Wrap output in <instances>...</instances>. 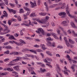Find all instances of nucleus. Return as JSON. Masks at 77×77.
<instances>
[{"label": "nucleus", "instance_id": "1", "mask_svg": "<svg viewBox=\"0 0 77 77\" xmlns=\"http://www.w3.org/2000/svg\"><path fill=\"white\" fill-rule=\"evenodd\" d=\"M66 12L67 13V14L68 15L69 17H70L71 18H74L75 22L76 23H77V17L76 16H72L71 14H70V13H69V11H68L66 10Z\"/></svg>", "mask_w": 77, "mask_h": 77}, {"label": "nucleus", "instance_id": "2", "mask_svg": "<svg viewBox=\"0 0 77 77\" xmlns=\"http://www.w3.org/2000/svg\"><path fill=\"white\" fill-rule=\"evenodd\" d=\"M40 32L41 33L42 35H45V32H44V31L43 30L42 28H38V31H36V32L40 34Z\"/></svg>", "mask_w": 77, "mask_h": 77}, {"label": "nucleus", "instance_id": "3", "mask_svg": "<svg viewBox=\"0 0 77 77\" xmlns=\"http://www.w3.org/2000/svg\"><path fill=\"white\" fill-rule=\"evenodd\" d=\"M23 8L25 11H27V13L26 14V16H27V15H29V14H30V10L29 9V8H27V7H24Z\"/></svg>", "mask_w": 77, "mask_h": 77}, {"label": "nucleus", "instance_id": "4", "mask_svg": "<svg viewBox=\"0 0 77 77\" xmlns=\"http://www.w3.org/2000/svg\"><path fill=\"white\" fill-rule=\"evenodd\" d=\"M66 14V12H62L59 13L58 14V15H59V16H62V15H63L61 17V18H63L65 17Z\"/></svg>", "mask_w": 77, "mask_h": 77}, {"label": "nucleus", "instance_id": "5", "mask_svg": "<svg viewBox=\"0 0 77 77\" xmlns=\"http://www.w3.org/2000/svg\"><path fill=\"white\" fill-rule=\"evenodd\" d=\"M30 4L32 5L31 6V7L32 8H35V6H36V2L35 1L33 3L32 2H30Z\"/></svg>", "mask_w": 77, "mask_h": 77}, {"label": "nucleus", "instance_id": "6", "mask_svg": "<svg viewBox=\"0 0 77 77\" xmlns=\"http://www.w3.org/2000/svg\"><path fill=\"white\" fill-rule=\"evenodd\" d=\"M64 39L65 40V42L66 45H67V47H69V42H68V41L66 40V37H64Z\"/></svg>", "mask_w": 77, "mask_h": 77}, {"label": "nucleus", "instance_id": "7", "mask_svg": "<svg viewBox=\"0 0 77 77\" xmlns=\"http://www.w3.org/2000/svg\"><path fill=\"white\" fill-rule=\"evenodd\" d=\"M1 24L2 26H4L5 28V29H4L3 32H6V31H7H7H8V30H9V29H8V26H7L6 25L3 23H2Z\"/></svg>", "mask_w": 77, "mask_h": 77}, {"label": "nucleus", "instance_id": "8", "mask_svg": "<svg viewBox=\"0 0 77 77\" xmlns=\"http://www.w3.org/2000/svg\"><path fill=\"white\" fill-rule=\"evenodd\" d=\"M19 41H20V42H21V43H19V45H20V46H23V44H26V42L21 39H20L19 40Z\"/></svg>", "mask_w": 77, "mask_h": 77}, {"label": "nucleus", "instance_id": "9", "mask_svg": "<svg viewBox=\"0 0 77 77\" xmlns=\"http://www.w3.org/2000/svg\"><path fill=\"white\" fill-rule=\"evenodd\" d=\"M7 9L10 12H12L13 14H15L16 13V11L12 9H9L8 8H7Z\"/></svg>", "mask_w": 77, "mask_h": 77}, {"label": "nucleus", "instance_id": "10", "mask_svg": "<svg viewBox=\"0 0 77 77\" xmlns=\"http://www.w3.org/2000/svg\"><path fill=\"white\" fill-rule=\"evenodd\" d=\"M61 24H62L63 26H68V23L66 21H63L61 23Z\"/></svg>", "mask_w": 77, "mask_h": 77}, {"label": "nucleus", "instance_id": "11", "mask_svg": "<svg viewBox=\"0 0 77 77\" xmlns=\"http://www.w3.org/2000/svg\"><path fill=\"white\" fill-rule=\"evenodd\" d=\"M50 40H51V38L50 37L47 38L46 39L47 43H48V44H51V42L49 41H50Z\"/></svg>", "mask_w": 77, "mask_h": 77}, {"label": "nucleus", "instance_id": "12", "mask_svg": "<svg viewBox=\"0 0 77 77\" xmlns=\"http://www.w3.org/2000/svg\"><path fill=\"white\" fill-rule=\"evenodd\" d=\"M14 69L17 71H19L20 69H19V66H16L14 67Z\"/></svg>", "mask_w": 77, "mask_h": 77}, {"label": "nucleus", "instance_id": "13", "mask_svg": "<svg viewBox=\"0 0 77 77\" xmlns=\"http://www.w3.org/2000/svg\"><path fill=\"white\" fill-rule=\"evenodd\" d=\"M10 32V30H8V31H7V32H1L0 33V35H5V34H7V33H8L9 32Z\"/></svg>", "mask_w": 77, "mask_h": 77}, {"label": "nucleus", "instance_id": "14", "mask_svg": "<svg viewBox=\"0 0 77 77\" xmlns=\"http://www.w3.org/2000/svg\"><path fill=\"white\" fill-rule=\"evenodd\" d=\"M51 35L52 36H53L54 38H55V39H58V38L56 36V34L55 33H52L51 34Z\"/></svg>", "mask_w": 77, "mask_h": 77}, {"label": "nucleus", "instance_id": "15", "mask_svg": "<svg viewBox=\"0 0 77 77\" xmlns=\"http://www.w3.org/2000/svg\"><path fill=\"white\" fill-rule=\"evenodd\" d=\"M71 26L73 28H77V26H75V24L73 22H71Z\"/></svg>", "mask_w": 77, "mask_h": 77}, {"label": "nucleus", "instance_id": "16", "mask_svg": "<svg viewBox=\"0 0 77 77\" xmlns=\"http://www.w3.org/2000/svg\"><path fill=\"white\" fill-rule=\"evenodd\" d=\"M66 6V5H65V3H63L62 5V7L60 8L61 9H64Z\"/></svg>", "mask_w": 77, "mask_h": 77}, {"label": "nucleus", "instance_id": "17", "mask_svg": "<svg viewBox=\"0 0 77 77\" xmlns=\"http://www.w3.org/2000/svg\"><path fill=\"white\" fill-rule=\"evenodd\" d=\"M8 15V14H6L3 15L2 16H1V18L3 19L4 17H7Z\"/></svg>", "mask_w": 77, "mask_h": 77}, {"label": "nucleus", "instance_id": "18", "mask_svg": "<svg viewBox=\"0 0 77 77\" xmlns=\"http://www.w3.org/2000/svg\"><path fill=\"white\" fill-rule=\"evenodd\" d=\"M7 70L8 71H13L14 69L12 68H8L7 69Z\"/></svg>", "mask_w": 77, "mask_h": 77}, {"label": "nucleus", "instance_id": "19", "mask_svg": "<svg viewBox=\"0 0 77 77\" xmlns=\"http://www.w3.org/2000/svg\"><path fill=\"white\" fill-rule=\"evenodd\" d=\"M10 39H11V38L12 39H14V40H16V39L12 35H11L10 36L9 38Z\"/></svg>", "mask_w": 77, "mask_h": 77}, {"label": "nucleus", "instance_id": "20", "mask_svg": "<svg viewBox=\"0 0 77 77\" xmlns=\"http://www.w3.org/2000/svg\"><path fill=\"white\" fill-rule=\"evenodd\" d=\"M49 45L50 46H51V47H55V44H54V42H53L52 43H51V44H49Z\"/></svg>", "mask_w": 77, "mask_h": 77}, {"label": "nucleus", "instance_id": "21", "mask_svg": "<svg viewBox=\"0 0 77 77\" xmlns=\"http://www.w3.org/2000/svg\"><path fill=\"white\" fill-rule=\"evenodd\" d=\"M47 13H39V15H42V16H45L46 15Z\"/></svg>", "mask_w": 77, "mask_h": 77}, {"label": "nucleus", "instance_id": "22", "mask_svg": "<svg viewBox=\"0 0 77 77\" xmlns=\"http://www.w3.org/2000/svg\"><path fill=\"white\" fill-rule=\"evenodd\" d=\"M60 28L62 31H63L64 34L65 35H67V34H66V32L65 31H63V29L62 28V27H60Z\"/></svg>", "mask_w": 77, "mask_h": 77}, {"label": "nucleus", "instance_id": "23", "mask_svg": "<svg viewBox=\"0 0 77 77\" xmlns=\"http://www.w3.org/2000/svg\"><path fill=\"white\" fill-rule=\"evenodd\" d=\"M20 60V58L19 57H17L16 59L13 60L12 61H11V62H14V61L15 62H17V61H18V60Z\"/></svg>", "mask_w": 77, "mask_h": 77}, {"label": "nucleus", "instance_id": "24", "mask_svg": "<svg viewBox=\"0 0 77 77\" xmlns=\"http://www.w3.org/2000/svg\"><path fill=\"white\" fill-rule=\"evenodd\" d=\"M36 21H37V22H39V23H41V24H45V22H44V21L42 22L40 21V20H36Z\"/></svg>", "mask_w": 77, "mask_h": 77}, {"label": "nucleus", "instance_id": "25", "mask_svg": "<svg viewBox=\"0 0 77 77\" xmlns=\"http://www.w3.org/2000/svg\"><path fill=\"white\" fill-rule=\"evenodd\" d=\"M69 42H70L71 44H74V41H73L72 40H71L70 39H69Z\"/></svg>", "mask_w": 77, "mask_h": 77}, {"label": "nucleus", "instance_id": "26", "mask_svg": "<svg viewBox=\"0 0 77 77\" xmlns=\"http://www.w3.org/2000/svg\"><path fill=\"white\" fill-rule=\"evenodd\" d=\"M21 26H27V27H29V24H25L24 23H22L21 24Z\"/></svg>", "mask_w": 77, "mask_h": 77}, {"label": "nucleus", "instance_id": "27", "mask_svg": "<svg viewBox=\"0 0 77 77\" xmlns=\"http://www.w3.org/2000/svg\"><path fill=\"white\" fill-rule=\"evenodd\" d=\"M49 64H46V65L48 66H49L50 68H52V66L50 65V63H51V62L48 63Z\"/></svg>", "mask_w": 77, "mask_h": 77}, {"label": "nucleus", "instance_id": "28", "mask_svg": "<svg viewBox=\"0 0 77 77\" xmlns=\"http://www.w3.org/2000/svg\"><path fill=\"white\" fill-rule=\"evenodd\" d=\"M49 59L48 58H47L45 59V60H44V62H46V63H48V60H49Z\"/></svg>", "mask_w": 77, "mask_h": 77}, {"label": "nucleus", "instance_id": "29", "mask_svg": "<svg viewBox=\"0 0 77 77\" xmlns=\"http://www.w3.org/2000/svg\"><path fill=\"white\" fill-rule=\"evenodd\" d=\"M56 65L57 68H58L59 71H61V69H60V67H59V65H58V64H56Z\"/></svg>", "mask_w": 77, "mask_h": 77}, {"label": "nucleus", "instance_id": "30", "mask_svg": "<svg viewBox=\"0 0 77 77\" xmlns=\"http://www.w3.org/2000/svg\"><path fill=\"white\" fill-rule=\"evenodd\" d=\"M76 66V65L75 64H73L72 66H71V68L72 69H74V67Z\"/></svg>", "mask_w": 77, "mask_h": 77}, {"label": "nucleus", "instance_id": "31", "mask_svg": "<svg viewBox=\"0 0 77 77\" xmlns=\"http://www.w3.org/2000/svg\"><path fill=\"white\" fill-rule=\"evenodd\" d=\"M40 71L41 72H45V69H42V68H40Z\"/></svg>", "mask_w": 77, "mask_h": 77}, {"label": "nucleus", "instance_id": "32", "mask_svg": "<svg viewBox=\"0 0 77 77\" xmlns=\"http://www.w3.org/2000/svg\"><path fill=\"white\" fill-rule=\"evenodd\" d=\"M46 53H47V54H48V55H49V56H52V55L51 54V53H50V52L49 51H47Z\"/></svg>", "mask_w": 77, "mask_h": 77}, {"label": "nucleus", "instance_id": "33", "mask_svg": "<svg viewBox=\"0 0 77 77\" xmlns=\"http://www.w3.org/2000/svg\"><path fill=\"white\" fill-rule=\"evenodd\" d=\"M23 9H21L20 10V11L19 12V13H24V11L23 10Z\"/></svg>", "mask_w": 77, "mask_h": 77}, {"label": "nucleus", "instance_id": "34", "mask_svg": "<svg viewBox=\"0 0 77 77\" xmlns=\"http://www.w3.org/2000/svg\"><path fill=\"white\" fill-rule=\"evenodd\" d=\"M17 20H18L19 21H21V19L20 17L19 16L17 17Z\"/></svg>", "mask_w": 77, "mask_h": 77}, {"label": "nucleus", "instance_id": "35", "mask_svg": "<svg viewBox=\"0 0 77 77\" xmlns=\"http://www.w3.org/2000/svg\"><path fill=\"white\" fill-rule=\"evenodd\" d=\"M11 23H12L11 20H8V24L9 26H11Z\"/></svg>", "mask_w": 77, "mask_h": 77}, {"label": "nucleus", "instance_id": "36", "mask_svg": "<svg viewBox=\"0 0 77 77\" xmlns=\"http://www.w3.org/2000/svg\"><path fill=\"white\" fill-rule=\"evenodd\" d=\"M13 43H14V44H16V45H19V43H17V42L14 41H13Z\"/></svg>", "mask_w": 77, "mask_h": 77}, {"label": "nucleus", "instance_id": "37", "mask_svg": "<svg viewBox=\"0 0 77 77\" xmlns=\"http://www.w3.org/2000/svg\"><path fill=\"white\" fill-rule=\"evenodd\" d=\"M5 48H7V49H10L11 48V46H6L5 47Z\"/></svg>", "mask_w": 77, "mask_h": 77}, {"label": "nucleus", "instance_id": "38", "mask_svg": "<svg viewBox=\"0 0 77 77\" xmlns=\"http://www.w3.org/2000/svg\"><path fill=\"white\" fill-rule=\"evenodd\" d=\"M7 74V73L5 72V73H2L1 74V75H6Z\"/></svg>", "mask_w": 77, "mask_h": 77}, {"label": "nucleus", "instance_id": "39", "mask_svg": "<svg viewBox=\"0 0 77 77\" xmlns=\"http://www.w3.org/2000/svg\"><path fill=\"white\" fill-rule=\"evenodd\" d=\"M45 45H41V47H42V48H45Z\"/></svg>", "mask_w": 77, "mask_h": 77}, {"label": "nucleus", "instance_id": "40", "mask_svg": "<svg viewBox=\"0 0 77 77\" xmlns=\"http://www.w3.org/2000/svg\"><path fill=\"white\" fill-rule=\"evenodd\" d=\"M33 47H36V48H38V47H39V46L38 45H34Z\"/></svg>", "mask_w": 77, "mask_h": 77}, {"label": "nucleus", "instance_id": "41", "mask_svg": "<svg viewBox=\"0 0 77 77\" xmlns=\"http://www.w3.org/2000/svg\"><path fill=\"white\" fill-rule=\"evenodd\" d=\"M23 17H24V20H26V19H27V15H25L24 14Z\"/></svg>", "mask_w": 77, "mask_h": 77}, {"label": "nucleus", "instance_id": "42", "mask_svg": "<svg viewBox=\"0 0 77 77\" xmlns=\"http://www.w3.org/2000/svg\"><path fill=\"white\" fill-rule=\"evenodd\" d=\"M9 5L10 6H11V7H14V6H15V5L13 4H12L11 3H10Z\"/></svg>", "mask_w": 77, "mask_h": 77}, {"label": "nucleus", "instance_id": "43", "mask_svg": "<svg viewBox=\"0 0 77 77\" xmlns=\"http://www.w3.org/2000/svg\"><path fill=\"white\" fill-rule=\"evenodd\" d=\"M36 51L37 52H41L42 51V50L39 49H37Z\"/></svg>", "mask_w": 77, "mask_h": 77}, {"label": "nucleus", "instance_id": "44", "mask_svg": "<svg viewBox=\"0 0 77 77\" xmlns=\"http://www.w3.org/2000/svg\"><path fill=\"white\" fill-rule=\"evenodd\" d=\"M72 32L74 35V36H77V34L75 33V32H74V31H72Z\"/></svg>", "mask_w": 77, "mask_h": 77}, {"label": "nucleus", "instance_id": "45", "mask_svg": "<svg viewBox=\"0 0 77 77\" xmlns=\"http://www.w3.org/2000/svg\"><path fill=\"white\" fill-rule=\"evenodd\" d=\"M1 39V41H2V42H4L5 41V38H4L2 37Z\"/></svg>", "mask_w": 77, "mask_h": 77}, {"label": "nucleus", "instance_id": "46", "mask_svg": "<svg viewBox=\"0 0 77 77\" xmlns=\"http://www.w3.org/2000/svg\"><path fill=\"white\" fill-rule=\"evenodd\" d=\"M57 48H63V47L61 46H59L57 47Z\"/></svg>", "mask_w": 77, "mask_h": 77}, {"label": "nucleus", "instance_id": "47", "mask_svg": "<svg viewBox=\"0 0 77 77\" xmlns=\"http://www.w3.org/2000/svg\"><path fill=\"white\" fill-rule=\"evenodd\" d=\"M50 75V73H46V76L49 77Z\"/></svg>", "mask_w": 77, "mask_h": 77}, {"label": "nucleus", "instance_id": "48", "mask_svg": "<svg viewBox=\"0 0 77 77\" xmlns=\"http://www.w3.org/2000/svg\"><path fill=\"white\" fill-rule=\"evenodd\" d=\"M64 72L65 74H67V75H68L69 74L67 72H66L65 70L64 71Z\"/></svg>", "mask_w": 77, "mask_h": 77}, {"label": "nucleus", "instance_id": "49", "mask_svg": "<svg viewBox=\"0 0 77 77\" xmlns=\"http://www.w3.org/2000/svg\"><path fill=\"white\" fill-rule=\"evenodd\" d=\"M32 71H33V72H31V74H35V75L36 74V73L33 70H32Z\"/></svg>", "mask_w": 77, "mask_h": 77}, {"label": "nucleus", "instance_id": "50", "mask_svg": "<svg viewBox=\"0 0 77 77\" xmlns=\"http://www.w3.org/2000/svg\"><path fill=\"white\" fill-rule=\"evenodd\" d=\"M16 54L18 55V52H14V55H16Z\"/></svg>", "mask_w": 77, "mask_h": 77}, {"label": "nucleus", "instance_id": "51", "mask_svg": "<svg viewBox=\"0 0 77 77\" xmlns=\"http://www.w3.org/2000/svg\"><path fill=\"white\" fill-rule=\"evenodd\" d=\"M11 20L12 21H15V22H16V21H17V20L14 19H12Z\"/></svg>", "mask_w": 77, "mask_h": 77}, {"label": "nucleus", "instance_id": "52", "mask_svg": "<svg viewBox=\"0 0 77 77\" xmlns=\"http://www.w3.org/2000/svg\"><path fill=\"white\" fill-rule=\"evenodd\" d=\"M30 55H28L27 54H25V57H30Z\"/></svg>", "mask_w": 77, "mask_h": 77}, {"label": "nucleus", "instance_id": "53", "mask_svg": "<svg viewBox=\"0 0 77 77\" xmlns=\"http://www.w3.org/2000/svg\"><path fill=\"white\" fill-rule=\"evenodd\" d=\"M72 61L73 63H77V62L74 60H72Z\"/></svg>", "mask_w": 77, "mask_h": 77}, {"label": "nucleus", "instance_id": "54", "mask_svg": "<svg viewBox=\"0 0 77 77\" xmlns=\"http://www.w3.org/2000/svg\"><path fill=\"white\" fill-rule=\"evenodd\" d=\"M38 5H40V0H38Z\"/></svg>", "mask_w": 77, "mask_h": 77}, {"label": "nucleus", "instance_id": "55", "mask_svg": "<svg viewBox=\"0 0 77 77\" xmlns=\"http://www.w3.org/2000/svg\"><path fill=\"white\" fill-rule=\"evenodd\" d=\"M21 5H17V8H20V7H21Z\"/></svg>", "mask_w": 77, "mask_h": 77}, {"label": "nucleus", "instance_id": "56", "mask_svg": "<svg viewBox=\"0 0 77 77\" xmlns=\"http://www.w3.org/2000/svg\"><path fill=\"white\" fill-rule=\"evenodd\" d=\"M9 59H5L4 60V62H7V61H8L9 60Z\"/></svg>", "mask_w": 77, "mask_h": 77}, {"label": "nucleus", "instance_id": "57", "mask_svg": "<svg viewBox=\"0 0 77 77\" xmlns=\"http://www.w3.org/2000/svg\"><path fill=\"white\" fill-rule=\"evenodd\" d=\"M5 53L6 54H9V51H7L5 52Z\"/></svg>", "mask_w": 77, "mask_h": 77}, {"label": "nucleus", "instance_id": "58", "mask_svg": "<svg viewBox=\"0 0 77 77\" xmlns=\"http://www.w3.org/2000/svg\"><path fill=\"white\" fill-rule=\"evenodd\" d=\"M26 39H29L30 40H32V38L30 37H26Z\"/></svg>", "mask_w": 77, "mask_h": 77}, {"label": "nucleus", "instance_id": "59", "mask_svg": "<svg viewBox=\"0 0 77 77\" xmlns=\"http://www.w3.org/2000/svg\"><path fill=\"white\" fill-rule=\"evenodd\" d=\"M20 33L21 35H23V32H22V30L20 31Z\"/></svg>", "mask_w": 77, "mask_h": 77}, {"label": "nucleus", "instance_id": "60", "mask_svg": "<svg viewBox=\"0 0 77 77\" xmlns=\"http://www.w3.org/2000/svg\"><path fill=\"white\" fill-rule=\"evenodd\" d=\"M3 14L4 15H6V14H8L7 13H6V11H3Z\"/></svg>", "mask_w": 77, "mask_h": 77}, {"label": "nucleus", "instance_id": "61", "mask_svg": "<svg viewBox=\"0 0 77 77\" xmlns=\"http://www.w3.org/2000/svg\"><path fill=\"white\" fill-rule=\"evenodd\" d=\"M4 2H5V3L6 5H8V2L7 0H5Z\"/></svg>", "mask_w": 77, "mask_h": 77}, {"label": "nucleus", "instance_id": "62", "mask_svg": "<svg viewBox=\"0 0 77 77\" xmlns=\"http://www.w3.org/2000/svg\"><path fill=\"white\" fill-rule=\"evenodd\" d=\"M49 18L50 17L48 16H46L45 17L46 20H48V18Z\"/></svg>", "mask_w": 77, "mask_h": 77}, {"label": "nucleus", "instance_id": "63", "mask_svg": "<svg viewBox=\"0 0 77 77\" xmlns=\"http://www.w3.org/2000/svg\"><path fill=\"white\" fill-rule=\"evenodd\" d=\"M69 63H70V64H71V59H69Z\"/></svg>", "mask_w": 77, "mask_h": 77}, {"label": "nucleus", "instance_id": "64", "mask_svg": "<svg viewBox=\"0 0 77 77\" xmlns=\"http://www.w3.org/2000/svg\"><path fill=\"white\" fill-rule=\"evenodd\" d=\"M30 57H32V58H34V56L32 55H30Z\"/></svg>", "mask_w": 77, "mask_h": 77}]
</instances>
